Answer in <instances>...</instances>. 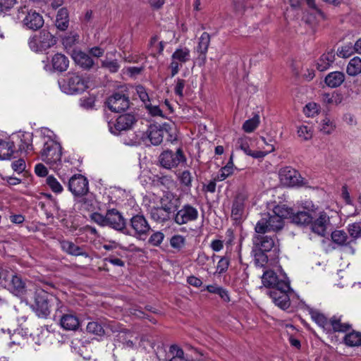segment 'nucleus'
<instances>
[{"mask_svg": "<svg viewBox=\"0 0 361 361\" xmlns=\"http://www.w3.org/2000/svg\"><path fill=\"white\" fill-rule=\"evenodd\" d=\"M107 105L112 111H123L129 107V98L123 93L115 92L108 98Z\"/></svg>", "mask_w": 361, "mask_h": 361, "instance_id": "2eb2a0df", "label": "nucleus"}, {"mask_svg": "<svg viewBox=\"0 0 361 361\" xmlns=\"http://www.w3.org/2000/svg\"><path fill=\"white\" fill-rule=\"evenodd\" d=\"M310 314L312 320L315 322V323H317L324 331L329 330V321L327 320V319L323 314L317 311L312 310L310 312Z\"/></svg>", "mask_w": 361, "mask_h": 361, "instance_id": "ea45409f", "label": "nucleus"}, {"mask_svg": "<svg viewBox=\"0 0 361 361\" xmlns=\"http://www.w3.org/2000/svg\"><path fill=\"white\" fill-rule=\"evenodd\" d=\"M60 324L62 328L68 331H75L80 326L79 319L72 313L63 314Z\"/></svg>", "mask_w": 361, "mask_h": 361, "instance_id": "5701e85b", "label": "nucleus"}, {"mask_svg": "<svg viewBox=\"0 0 361 361\" xmlns=\"http://www.w3.org/2000/svg\"><path fill=\"white\" fill-rule=\"evenodd\" d=\"M167 133V130L157 126H150L146 133H142L141 139L147 144L149 141L153 145H159L163 141L164 136Z\"/></svg>", "mask_w": 361, "mask_h": 361, "instance_id": "dca6fc26", "label": "nucleus"}, {"mask_svg": "<svg viewBox=\"0 0 361 361\" xmlns=\"http://www.w3.org/2000/svg\"><path fill=\"white\" fill-rule=\"evenodd\" d=\"M91 219L99 226H106V214L102 215L99 213L94 212L91 215Z\"/></svg>", "mask_w": 361, "mask_h": 361, "instance_id": "338daca9", "label": "nucleus"}, {"mask_svg": "<svg viewBox=\"0 0 361 361\" xmlns=\"http://www.w3.org/2000/svg\"><path fill=\"white\" fill-rule=\"evenodd\" d=\"M106 226L118 231L125 229V220L116 209H112L108 210L106 213Z\"/></svg>", "mask_w": 361, "mask_h": 361, "instance_id": "6ab92c4d", "label": "nucleus"}, {"mask_svg": "<svg viewBox=\"0 0 361 361\" xmlns=\"http://www.w3.org/2000/svg\"><path fill=\"white\" fill-rule=\"evenodd\" d=\"M345 343L348 346L361 345V333L353 331L345 335L344 338Z\"/></svg>", "mask_w": 361, "mask_h": 361, "instance_id": "79ce46f5", "label": "nucleus"}, {"mask_svg": "<svg viewBox=\"0 0 361 361\" xmlns=\"http://www.w3.org/2000/svg\"><path fill=\"white\" fill-rule=\"evenodd\" d=\"M210 35L206 32H203L198 39V43L195 48L197 54H207L210 44Z\"/></svg>", "mask_w": 361, "mask_h": 361, "instance_id": "e433bc0d", "label": "nucleus"}, {"mask_svg": "<svg viewBox=\"0 0 361 361\" xmlns=\"http://www.w3.org/2000/svg\"><path fill=\"white\" fill-rule=\"evenodd\" d=\"M136 94L143 102L145 106L150 102L148 92H147L145 87L142 85H137L135 88Z\"/></svg>", "mask_w": 361, "mask_h": 361, "instance_id": "6e6d98bb", "label": "nucleus"}, {"mask_svg": "<svg viewBox=\"0 0 361 361\" xmlns=\"http://www.w3.org/2000/svg\"><path fill=\"white\" fill-rule=\"evenodd\" d=\"M53 69L59 72L66 71L69 66V60L62 54H56L51 59Z\"/></svg>", "mask_w": 361, "mask_h": 361, "instance_id": "cd10ccee", "label": "nucleus"}, {"mask_svg": "<svg viewBox=\"0 0 361 361\" xmlns=\"http://www.w3.org/2000/svg\"><path fill=\"white\" fill-rule=\"evenodd\" d=\"M90 80L77 74H68L66 80L61 85V90L66 94H73L83 92L90 87Z\"/></svg>", "mask_w": 361, "mask_h": 361, "instance_id": "7ed1b4c3", "label": "nucleus"}, {"mask_svg": "<svg viewBox=\"0 0 361 361\" xmlns=\"http://www.w3.org/2000/svg\"><path fill=\"white\" fill-rule=\"evenodd\" d=\"M345 80V75L340 71H334L329 73L325 78V83L327 86L335 88L339 87Z\"/></svg>", "mask_w": 361, "mask_h": 361, "instance_id": "7c9ffc66", "label": "nucleus"}, {"mask_svg": "<svg viewBox=\"0 0 361 361\" xmlns=\"http://www.w3.org/2000/svg\"><path fill=\"white\" fill-rule=\"evenodd\" d=\"M46 183L54 193H61L63 190V188L61 184L53 176H49L47 178Z\"/></svg>", "mask_w": 361, "mask_h": 361, "instance_id": "de8ad7c7", "label": "nucleus"}, {"mask_svg": "<svg viewBox=\"0 0 361 361\" xmlns=\"http://www.w3.org/2000/svg\"><path fill=\"white\" fill-rule=\"evenodd\" d=\"M56 43V37L48 30H42L38 34L30 37L28 44L31 50L35 52L45 51Z\"/></svg>", "mask_w": 361, "mask_h": 361, "instance_id": "39448f33", "label": "nucleus"}, {"mask_svg": "<svg viewBox=\"0 0 361 361\" xmlns=\"http://www.w3.org/2000/svg\"><path fill=\"white\" fill-rule=\"evenodd\" d=\"M292 221L298 225H307L312 222V216L308 212L299 211L290 215Z\"/></svg>", "mask_w": 361, "mask_h": 361, "instance_id": "473e14b6", "label": "nucleus"}, {"mask_svg": "<svg viewBox=\"0 0 361 361\" xmlns=\"http://www.w3.org/2000/svg\"><path fill=\"white\" fill-rule=\"evenodd\" d=\"M54 134L47 128L42 129L40 132V137L43 144L39 156L42 161L45 162L54 170L59 169L61 164L62 147L54 140Z\"/></svg>", "mask_w": 361, "mask_h": 361, "instance_id": "f257e3e1", "label": "nucleus"}, {"mask_svg": "<svg viewBox=\"0 0 361 361\" xmlns=\"http://www.w3.org/2000/svg\"><path fill=\"white\" fill-rule=\"evenodd\" d=\"M354 51V46L349 43L338 49V55L342 58H348L350 56Z\"/></svg>", "mask_w": 361, "mask_h": 361, "instance_id": "5fc2aeb1", "label": "nucleus"}, {"mask_svg": "<svg viewBox=\"0 0 361 361\" xmlns=\"http://www.w3.org/2000/svg\"><path fill=\"white\" fill-rule=\"evenodd\" d=\"M274 147L273 145H270V149H267L264 151H250V154L248 155L253 158H263L269 153H271L274 151Z\"/></svg>", "mask_w": 361, "mask_h": 361, "instance_id": "69168bd1", "label": "nucleus"}, {"mask_svg": "<svg viewBox=\"0 0 361 361\" xmlns=\"http://www.w3.org/2000/svg\"><path fill=\"white\" fill-rule=\"evenodd\" d=\"M289 290V282H281L279 288L270 290L268 294L276 305L282 310H286L290 306V297L288 294Z\"/></svg>", "mask_w": 361, "mask_h": 361, "instance_id": "423d86ee", "label": "nucleus"}, {"mask_svg": "<svg viewBox=\"0 0 361 361\" xmlns=\"http://www.w3.org/2000/svg\"><path fill=\"white\" fill-rule=\"evenodd\" d=\"M252 242L257 247L264 252L270 251L275 244L273 238L262 235H255L252 238Z\"/></svg>", "mask_w": 361, "mask_h": 361, "instance_id": "b1692460", "label": "nucleus"}, {"mask_svg": "<svg viewBox=\"0 0 361 361\" xmlns=\"http://www.w3.org/2000/svg\"><path fill=\"white\" fill-rule=\"evenodd\" d=\"M87 331L90 334L102 336L105 331L103 326L97 322H90L86 327Z\"/></svg>", "mask_w": 361, "mask_h": 361, "instance_id": "c03bdc74", "label": "nucleus"}, {"mask_svg": "<svg viewBox=\"0 0 361 361\" xmlns=\"http://www.w3.org/2000/svg\"><path fill=\"white\" fill-rule=\"evenodd\" d=\"M252 142V140L250 138L247 137H243L238 140L237 145L238 147L245 152V154L248 155L250 154L251 149H250V145Z\"/></svg>", "mask_w": 361, "mask_h": 361, "instance_id": "603ef678", "label": "nucleus"}, {"mask_svg": "<svg viewBox=\"0 0 361 361\" xmlns=\"http://www.w3.org/2000/svg\"><path fill=\"white\" fill-rule=\"evenodd\" d=\"M149 212L152 219L158 222H164L169 220L171 215L161 205L151 207Z\"/></svg>", "mask_w": 361, "mask_h": 361, "instance_id": "72a5a7b5", "label": "nucleus"}, {"mask_svg": "<svg viewBox=\"0 0 361 361\" xmlns=\"http://www.w3.org/2000/svg\"><path fill=\"white\" fill-rule=\"evenodd\" d=\"M55 25L57 29L64 31L69 25V15L68 10L65 8H60L56 14Z\"/></svg>", "mask_w": 361, "mask_h": 361, "instance_id": "c85d7f7f", "label": "nucleus"}, {"mask_svg": "<svg viewBox=\"0 0 361 361\" xmlns=\"http://www.w3.org/2000/svg\"><path fill=\"white\" fill-rule=\"evenodd\" d=\"M166 361H191V360L178 345L173 344L169 348Z\"/></svg>", "mask_w": 361, "mask_h": 361, "instance_id": "aec40b11", "label": "nucleus"}, {"mask_svg": "<svg viewBox=\"0 0 361 361\" xmlns=\"http://www.w3.org/2000/svg\"><path fill=\"white\" fill-rule=\"evenodd\" d=\"M319 129L324 134H331L336 129L335 122L326 116L319 121Z\"/></svg>", "mask_w": 361, "mask_h": 361, "instance_id": "4c0bfd02", "label": "nucleus"}, {"mask_svg": "<svg viewBox=\"0 0 361 361\" xmlns=\"http://www.w3.org/2000/svg\"><path fill=\"white\" fill-rule=\"evenodd\" d=\"M68 190L75 197L85 195L89 190L87 179L80 174L73 176L68 181Z\"/></svg>", "mask_w": 361, "mask_h": 361, "instance_id": "f8f14e48", "label": "nucleus"}, {"mask_svg": "<svg viewBox=\"0 0 361 361\" xmlns=\"http://www.w3.org/2000/svg\"><path fill=\"white\" fill-rule=\"evenodd\" d=\"M329 330L326 331V332L333 331L338 332H345L347 331L350 326L347 323H342L341 318L340 317H333L329 322Z\"/></svg>", "mask_w": 361, "mask_h": 361, "instance_id": "f704fd0d", "label": "nucleus"}, {"mask_svg": "<svg viewBox=\"0 0 361 361\" xmlns=\"http://www.w3.org/2000/svg\"><path fill=\"white\" fill-rule=\"evenodd\" d=\"M329 223V218L325 213H321L319 216L314 221L311 222L312 231L319 235H324L327 224Z\"/></svg>", "mask_w": 361, "mask_h": 361, "instance_id": "4be33fe9", "label": "nucleus"}, {"mask_svg": "<svg viewBox=\"0 0 361 361\" xmlns=\"http://www.w3.org/2000/svg\"><path fill=\"white\" fill-rule=\"evenodd\" d=\"M32 135L31 133H24L22 135L20 142L21 143L19 145V148L20 150H23L27 152L29 150L32 149Z\"/></svg>", "mask_w": 361, "mask_h": 361, "instance_id": "09e8293b", "label": "nucleus"}, {"mask_svg": "<svg viewBox=\"0 0 361 361\" xmlns=\"http://www.w3.org/2000/svg\"><path fill=\"white\" fill-rule=\"evenodd\" d=\"M170 245L179 251L185 245V238L181 235H174L170 239Z\"/></svg>", "mask_w": 361, "mask_h": 361, "instance_id": "8fccbe9b", "label": "nucleus"}, {"mask_svg": "<svg viewBox=\"0 0 361 361\" xmlns=\"http://www.w3.org/2000/svg\"><path fill=\"white\" fill-rule=\"evenodd\" d=\"M104 262H109L112 265L117 267H123L125 264L124 262L121 259L111 255L104 258Z\"/></svg>", "mask_w": 361, "mask_h": 361, "instance_id": "774afa93", "label": "nucleus"}, {"mask_svg": "<svg viewBox=\"0 0 361 361\" xmlns=\"http://www.w3.org/2000/svg\"><path fill=\"white\" fill-rule=\"evenodd\" d=\"M186 157L181 149L178 148L176 152L171 150H166L159 156L161 165L167 169L177 167L180 164L185 163Z\"/></svg>", "mask_w": 361, "mask_h": 361, "instance_id": "6e6552de", "label": "nucleus"}, {"mask_svg": "<svg viewBox=\"0 0 361 361\" xmlns=\"http://www.w3.org/2000/svg\"><path fill=\"white\" fill-rule=\"evenodd\" d=\"M297 133L299 137L303 140H309L312 137V130L307 126H300L298 127Z\"/></svg>", "mask_w": 361, "mask_h": 361, "instance_id": "3c124183", "label": "nucleus"}, {"mask_svg": "<svg viewBox=\"0 0 361 361\" xmlns=\"http://www.w3.org/2000/svg\"><path fill=\"white\" fill-rule=\"evenodd\" d=\"M229 259L226 257H222L219 259L216 266V273L221 274L224 273L228 268Z\"/></svg>", "mask_w": 361, "mask_h": 361, "instance_id": "052dcab7", "label": "nucleus"}, {"mask_svg": "<svg viewBox=\"0 0 361 361\" xmlns=\"http://www.w3.org/2000/svg\"><path fill=\"white\" fill-rule=\"evenodd\" d=\"M197 209L189 204L183 205L174 215V221L178 225L195 221L198 218Z\"/></svg>", "mask_w": 361, "mask_h": 361, "instance_id": "ddd939ff", "label": "nucleus"}, {"mask_svg": "<svg viewBox=\"0 0 361 361\" xmlns=\"http://www.w3.org/2000/svg\"><path fill=\"white\" fill-rule=\"evenodd\" d=\"M319 111V106L314 102H310L305 105L303 109L304 114L307 117H313Z\"/></svg>", "mask_w": 361, "mask_h": 361, "instance_id": "864d4df0", "label": "nucleus"}, {"mask_svg": "<svg viewBox=\"0 0 361 361\" xmlns=\"http://www.w3.org/2000/svg\"><path fill=\"white\" fill-rule=\"evenodd\" d=\"M56 302L58 307L61 302L57 298L48 294L43 290H37L35 293V303L33 308L38 317L42 318L47 317L50 314L51 304Z\"/></svg>", "mask_w": 361, "mask_h": 361, "instance_id": "f03ea898", "label": "nucleus"}, {"mask_svg": "<svg viewBox=\"0 0 361 361\" xmlns=\"http://www.w3.org/2000/svg\"><path fill=\"white\" fill-rule=\"evenodd\" d=\"M259 124V116L255 115L253 118L247 120L243 125V129L246 133L253 132Z\"/></svg>", "mask_w": 361, "mask_h": 361, "instance_id": "a18cd8bd", "label": "nucleus"}, {"mask_svg": "<svg viewBox=\"0 0 361 361\" xmlns=\"http://www.w3.org/2000/svg\"><path fill=\"white\" fill-rule=\"evenodd\" d=\"M290 212L288 210H282V207L277 206L274 207L272 214H264L268 221L269 227L272 231H276L281 229L283 226V219L288 215Z\"/></svg>", "mask_w": 361, "mask_h": 361, "instance_id": "4468645a", "label": "nucleus"}, {"mask_svg": "<svg viewBox=\"0 0 361 361\" xmlns=\"http://www.w3.org/2000/svg\"><path fill=\"white\" fill-rule=\"evenodd\" d=\"M178 178L180 183L182 185H183L185 187H186L188 188H191L193 177L190 171L184 170V171H181L178 174Z\"/></svg>", "mask_w": 361, "mask_h": 361, "instance_id": "49530a36", "label": "nucleus"}, {"mask_svg": "<svg viewBox=\"0 0 361 361\" xmlns=\"http://www.w3.org/2000/svg\"><path fill=\"white\" fill-rule=\"evenodd\" d=\"M268 221L267 220L265 215L260 220H259L255 226V230L256 235H264L265 233L272 231L271 228L269 227Z\"/></svg>", "mask_w": 361, "mask_h": 361, "instance_id": "37998d69", "label": "nucleus"}, {"mask_svg": "<svg viewBox=\"0 0 361 361\" xmlns=\"http://www.w3.org/2000/svg\"><path fill=\"white\" fill-rule=\"evenodd\" d=\"M17 16L23 26L28 30H37L44 25L42 16L36 11L29 10L26 7L20 8L18 11Z\"/></svg>", "mask_w": 361, "mask_h": 361, "instance_id": "20e7f679", "label": "nucleus"}, {"mask_svg": "<svg viewBox=\"0 0 361 361\" xmlns=\"http://www.w3.org/2000/svg\"><path fill=\"white\" fill-rule=\"evenodd\" d=\"M332 241L341 246L348 244V237L346 233L341 230H336L331 233Z\"/></svg>", "mask_w": 361, "mask_h": 361, "instance_id": "a19ab883", "label": "nucleus"}, {"mask_svg": "<svg viewBox=\"0 0 361 361\" xmlns=\"http://www.w3.org/2000/svg\"><path fill=\"white\" fill-rule=\"evenodd\" d=\"M73 59L78 66L85 69L90 68L94 63L92 58L88 54L80 51H75Z\"/></svg>", "mask_w": 361, "mask_h": 361, "instance_id": "c756f323", "label": "nucleus"}, {"mask_svg": "<svg viewBox=\"0 0 361 361\" xmlns=\"http://www.w3.org/2000/svg\"><path fill=\"white\" fill-rule=\"evenodd\" d=\"M348 233L354 238L361 237V222H355L348 226Z\"/></svg>", "mask_w": 361, "mask_h": 361, "instance_id": "4d7b16f0", "label": "nucleus"}, {"mask_svg": "<svg viewBox=\"0 0 361 361\" xmlns=\"http://www.w3.org/2000/svg\"><path fill=\"white\" fill-rule=\"evenodd\" d=\"M145 108L147 109L149 114L152 116H161L164 117L162 110L158 105H152L149 102L145 105Z\"/></svg>", "mask_w": 361, "mask_h": 361, "instance_id": "0e129e2a", "label": "nucleus"}, {"mask_svg": "<svg viewBox=\"0 0 361 361\" xmlns=\"http://www.w3.org/2000/svg\"><path fill=\"white\" fill-rule=\"evenodd\" d=\"M267 256L264 254V251L259 250L255 252V263L257 266L262 267L267 264Z\"/></svg>", "mask_w": 361, "mask_h": 361, "instance_id": "bf43d9fd", "label": "nucleus"}, {"mask_svg": "<svg viewBox=\"0 0 361 361\" xmlns=\"http://www.w3.org/2000/svg\"><path fill=\"white\" fill-rule=\"evenodd\" d=\"M135 123V117L134 115L123 114L117 118L115 123H109V130L112 133L116 134L118 132L130 129Z\"/></svg>", "mask_w": 361, "mask_h": 361, "instance_id": "f3484780", "label": "nucleus"}, {"mask_svg": "<svg viewBox=\"0 0 361 361\" xmlns=\"http://www.w3.org/2000/svg\"><path fill=\"white\" fill-rule=\"evenodd\" d=\"M190 50L186 47H180L175 50L171 55L169 68L171 77H174L183 64L190 61Z\"/></svg>", "mask_w": 361, "mask_h": 361, "instance_id": "0eeeda50", "label": "nucleus"}, {"mask_svg": "<svg viewBox=\"0 0 361 361\" xmlns=\"http://www.w3.org/2000/svg\"><path fill=\"white\" fill-rule=\"evenodd\" d=\"M164 235L162 232L154 233L149 239V243L154 246H159L163 241Z\"/></svg>", "mask_w": 361, "mask_h": 361, "instance_id": "e2e57ef3", "label": "nucleus"}, {"mask_svg": "<svg viewBox=\"0 0 361 361\" xmlns=\"http://www.w3.org/2000/svg\"><path fill=\"white\" fill-rule=\"evenodd\" d=\"M262 281L264 286L272 289L279 288L281 282H288L285 279H279L276 273L271 270L266 271L263 274Z\"/></svg>", "mask_w": 361, "mask_h": 361, "instance_id": "393cba45", "label": "nucleus"}, {"mask_svg": "<svg viewBox=\"0 0 361 361\" xmlns=\"http://www.w3.org/2000/svg\"><path fill=\"white\" fill-rule=\"evenodd\" d=\"M4 280L5 286L14 295L23 296L27 292L26 282L17 274H8Z\"/></svg>", "mask_w": 361, "mask_h": 361, "instance_id": "9b49d317", "label": "nucleus"}, {"mask_svg": "<svg viewBox=\"0 0 361 361\" xmlns=\"http://www.w3.org/2000/svg\"><path fill=\"white\" fill-rule=\"evenodd\" d=\"M161 205L164 209L171 214L179 206L180 201L176 195L171 192H166L161 198Z\"/></svg>", "mask_w": 361, "mask_h": 361, "instance_id": "412c9836", "label": "nucleus"}, {"mask_svg": "<svg viewBox=\"0 0 361 361\" xmlns=\"http://www.w3.org/2000/svg\"><path fill=\"white\" fill-rule=\"evenodd\" d=\"M322 101L326 104H338V94L324 93L322 95Z\"/></svg>", "mask_w": 361, "mask_h": 361, "instance_id": "680f3d73", "label": "nucleus"}, {"mask_svg": "<svg viewBox=\"0 0 361 361\" xmlns=\"http://www.w3.org/2000/svg\"><path fill=\"white\" fill-rule=\"evenodd\" d=\"M102 67L106 68L111 73H116L120 68V65L116 60L105 59L102 62Z\"/></svg>", "mask_w": 361, "mask_h": 361, "instance_id": "13d9d810", "label": "nucleus"}, {"mask_svg": "<svg viewBox=\"0 0 361 361\" xmlns=\"http://www.w3.org/2000/svg\"><path fill=\"white\" fill-rule=\"evenodd\" d=\"M279 178L281 183L288 187L300 186L305 184L298 171L289 166L280 170Z\"/></svg>", "mask_w": 361, "mask_h": 361, "instance_id": "1a4fd4ad", "label": "nucleus"}, {"mask_svg": "<svg viewBox=\"0 0 361 361\" xmlns=\"http://www.w3.org/2000/svg\"><path fill=\"white\" fill-rule=\"evenodd\" d=\"M248 195L246 192H239L235 197L231 209L232 218L237 221L241 219L247 204Z\"/></svg>", "mask_w": 361, "mask_h": 361, "instance_id": "a211bd4d", "label": "nucleus"}, {"mask_svg": "<svg viewBox=\"0 0 361 361\" xmlns=\"http://www.w3.org/2000/svg\"><path fill=\"white\" fill-rule=\"evenodd\" d=\"M347 73L350 76H356L361 73V59L355 56L350 60L347 68Z\"/></svg>", "mask_w": 361, "mask_h": 361, "instance_id": "58836bf2", "label": "nucleus"}, {"mask_svg": "<svg viewBox=\"0 0 361 361\" xmlns=\"http://www.w3.org/2000/svg\"><path fill=\"white\" fill-rule=\"evenodd\" d=\"M335 60V54L333 51L322 54L317 61V68L319 71H324L330 68Z\"/></svg>", "mask_w": 361, "mask_h": 361, "instance_id": "a878e982", "label": "nucleus"}, {"mask_svg": "<svg viewBox=\"0 0 361 361\" xmlns=\"http://www.w3.org/2000/svg\"><path fill=\"white\" fill-rule=\"evenodd\" d=\"M234 164L233 161V155L231 156L226 165L222 167L215 178V180L223 181L233 173Z\"/></svg>", "mask_w": 361, "mask_h": 361, "instance_id": "c9c22d12", "label": "nucleus"}, {"mask_svg": "<svg viewBox=\"0 0 361 361\" xmlns=\"http://www.w3.org/2000/svg\"><path fill=\"white\" fill-rule=\"evenodd\" d=\"M61 247L63 251L69 255L74 256H87V254L84 251L82 247L74 244L73 242L68 240L61 241Z\"/></svg>", "mask_w": 361, "mask_h": 361, "instance_id": "bb28decb", "label": "nucleus"}, {"mask_svg": "<svg viewBox=\"0 0 361 361\" xmlns=\"http://www.w3.org/2000/svg\"><path fill=\"white\" fill-rule=\"evenodd\" d=\"M130 227L133 231V236L145 240L150 231V226L143 215L137 214L130 219Z\"/></svg>", "mask_w": 361, "mask_h": 361, "instance_id": "9d476101", "label": "nucleus"}, {"mask_svg": "<svg viewBox=\"0 0 361 361\" xmlns=\"http://www.w3.org/2000/svg\"><path fill=\"white\" fill-rule=\"evenodd\" d=\"M15 153L14 142L9 140H0V159H10Z\"/></svg>", "mask_w": 361, "mask_h": 361, "instance_id": "2f4dec72", "label": "nucleus"}]
</instances>
